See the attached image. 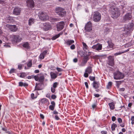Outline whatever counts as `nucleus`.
<instances>
[{"label":"nucleus","mask_w":134,"mask_h":134,"mask_svg":"<svg viewBox=\"0 0 134 134\" xmlns=\"http://www.w3.org/2000/svg\"><path fill=\"white\" fill-rule=\"evenodd\" d=\"M120 10L116 7H112L110 8L111 16L114 19L117 18L120 15Z\"/></svg>","instance_id":"obj_1"},{"label":"nucleus","mask_w":134,"mask_h":134,"mask_svg":"<svg viewBox=\"0 0 134 134\" xmlns=\"http://www.w3.org/2000/svg\"><path fill=\"white\" fill-rule=\"evenodd\" d=\"M38 15L39 18L42 21H46L49 19V16L47 14L42 12H39L38 13Z\"/></svg>","instance_id":"obj_2"},{"label":"nucleus","mask_w":134,"mask_h":134,"mask_svg":"<svg viewBox=\"0 0 134 134\" xmlns=\"http://www.w3.org/2000/svg\"><path fill=\"white\" fill-rule=\"evenodd\" d=\"M56 12L59 16L63 17L66 14L65 10L63 8L58 7L56 8Z\"/></svg>","instance_id":"obj_3"},{"label":"nucleus","mask_w":134,"mask_h":134,"mask_svg":"<svg viewBox=\"0 0 134 134\" xmlns=\"http://www.w3.org/2000/svg\"><path fill=\"white\" fill-rule=\"evenodd\" d=\"M101 19V15L100 13L98 12H94L93 20L95 22H99Z\"/></svg>","instance_id":"obj_4"},{"label":"nucleus","mask_w":134,"mask_h":134,"mask_svg":"<svg viewBox=\"0 0 134 134\" xmlns=\"http://www.w3.org/2000/svg\"><path fill=\"white\" fill-rule=\"evenodd\" d=\"M124 77V75L119 71L114 73V78L116 80L122 79Z\"/></svg>","instance_id":"obj_5"},{"label":"nucleus","mask_w":134,"mask_h":134,"mask_svg":"<svg viewBox=\"0 0 134 134\" xmlns=\"http://www.w3.org/2000/svg\"><path fill=\"white\" fill-rule=\"evenodd\" d=\"M40 26L43 29L44 31H46L49 30L51 27L50 24L48 23H41L40 24Z\"/></svg>","instance_id":"obj_6"},{"label":"nucleus","mask_w":134,"mask_h":134,"mask_svg":"<svg viewBox=\"0 0 134 134\" xmlns=\"http://www.w3.org/2000/svg\"><path fill=\"white\" fill-rule=\"evenodd\" d=\"M133 24L132 23H129L127 25H126L124 27V31L128 32L131 31L133 30Z\"/></svg>","instance_id":"obj_7"},{"label":"nucleus","mask_w":134,"mask_h":134,"mask_svg":"<svg viewBox=\"0 0 134 134\" xmlns=\"http://www.w3.org/2000/svg\"><path fill=\"white\" fill-rule=\"evenodd\" d=\"M6 27L11 31L13 32L16 31L18 30V27L15 25H10L7 24L5 25Z\"/></svg>","instance_id":"obj_8"},{"label":"nucleus","mask_w":134,"mask_h":134,"mask_svg":"<svg viewBox=\"0 0 134 134\" xmlns=\"http://www.w3.org/2000/svg\"><path fill=\"white\" fill-rule=\"evenodd\" d=\"M65 24L64 21H61L58 23L56 25L57 31H60L62 30L63 29Z\"/></svg>","instance_id":"obj_9"},{"label":"nucleus","mask_w":134,"mask_h":134,"mask_svg":"<svg viewBox=\"0 0 134 134\" xmlns=\"http://www.w3.org/2000/svg\"><path fill=\"white\" fill-rule=\"evenodd\" d=\"M86 31L90 32L92 30V24L90 21L88 22L86 24L85 27Z\"/></svg>","instance_id":"obj_10"},{"label":"nucleus","mask_w":134,"mask_h":134,"mask_svg":"<svg viewBox=\"0 0 134 134\" xmlns=\"http://www.w3.org/2000/svg\"><path fill=\"white\" fill-rule=\"evenodd\" d=\"M92 69L91 67L89 66L87 67L85 70V72L84 74V76L85 77H87L88 76V74L92 72Z\"/></svg>","instance_id":"obj_11"},{"label":"nucleus","mask_w":134,"mask_h":134,"mask_svg":"<svg viewBox=\"0 0 134 134\" xmlns=\"http://www.w3.org/2000/svg\"><path fill=\"white\" fill-rule=\"evenodd\" d=\"M12 40L16 42H20L22 40V38L20 37L18 35H13L11 37Z\"/></svg>","instance_id":"obj_12"},{"label":"nucleus","mask_w":134,"mask_h":134,"mask_svg":"<svg viewBox=\"0 0 134 134\" xmlns=\"http://www.w3.org/2000/svg\"><path fill=\"white\" fill-rule=\"evenodd\" d=\"M92 48L96 50L99 51L102 50V45L99 43L94 45L92 47Z\"/></svg>","instance_id":"obj_13"},{"label":"nucleus","mask_w":134,"mask_h":134,"mask_svg":"<svg viewBox=\"0 0 134 134\" xmlns=\"http://www.w3.org/2000/svg\"><path fill=\"white\" fill-rule=\"evenodd\" d=\"M132 17L131 13H128L124 16L123 20L125 21L130 20L131 19Z\"/></svg>","instance_id":"obj_14"},{"label":"nucleus","mask_w":134,"mask_h":134,"mask_svg":"<svg viewBox=\"0 0 134 134\" xmlns=\"http://www.w3.org/2000/svg\"><path fill=\"white\" fill-rule=\"evenodd\" d=\"M108 62L109 65L113 66L114 65V61L113 57L110 56L108 57Z\"/></svg>","instance_id":"obj_15"},{"label":"nucleus","mask_w":134,"mask_h":134,"mask_svg":"<svg viewBox=\"0 0 134 134\" xmlns=\"http://www.w3.org/2000/svg\"><path fill=\"white\" fill-rule=\"evenodd\" d=\"M27 5L28 7L31 8L34 6V2L33 0H28L26 1Z\"/></svg>","instance_id":"obj_16"},{"label":"nucleus","mask_w":134,"mask_h":134,"mask_svg":"<svg viewBox=\"0 0 134 134\" xmlns=\"http://www.w3.org/2000/svg\"><path fill=\"white\" fill-rule=\"evenodd\" d=\"M21 10L20 8L16 7L14 8L13 10V13L15 15H18L20 14Z\"/></svg>","instance_id":"obj_17"},{"label":"nucleus","mask_w":134,"mask_h":134,"mask_svg":"<svg viewBox=\"0 0 134 134\" xmlns=\"http://www.w3.org/2000/svg\"><path fill=\"white\" fill-rule=\"evenodd\" d=\"M115 104V103L114 102H111L108 104V105L111 110H113L114 109Z\"/></svg>","instance_id":"obj_18"},{"label":"nucleus","mask_w":134,"mask_h":134,"mask_svg":"<svg viewBox=\"0 0 134 134\" xmlns=\"http://www.w3.org/2000/svg\"><path fill=\"white\" fill-rule=\"evenodd\" d=\"M92 84L93 87L95 89H97L99 87V83L98 82L94 81Z\"/></svg>","instance_id":"obj_19"},{"label":"nucleus","mask_w":134,"mask_h":134,"mask_svg":"<svg viewBox=\"0 0 134 134\" xmlns=\"http://www.w3.org/2000/svg\"><path fill=\"white\" fill-rule=\"evenodd\" d=\"M50 75L51 78L53 79H55L57 77V74L54 73L52 72H50Z\"/></svg>","instance_id":"obj_20"},{"label":"nucleus","mask_w":134,"mask_h":134,"mask_svg":"<svg viewBox=\"0 0 134 134\" xmlns=\"http://www.w3.org/2000/svg\"><path fill=\"white\" fill-rule=\"evenodd\" d=\"M6 21L8 23H11L13 21V20L12 18L10 16H8L7 17Z\"/></svg>","instance_id":"obj_21"},{"label":"nucleus","mask_w":134,"mask_h":134,"mask_svg":"<svg viewBox=\"0 0 134 134\" xmlns=\"http://www.w3.org/2000/svg\"><path fill=\"white\" fill-rule=\"evenodd\" d=\"M74 41L73 40H68L66 41L65 42V43L69 46L74 43Z\"/></svg>","instance_id":"obj_22"},{"label":"nucleus","mask_w":134,"mask_h":134,"mask_svg":"<svg viewBox=\"0 0 134 134\" xmlns=\"http://www.w3.org/2000/svg\"><path fill=\"white\" fill-rule=\"evenodd\" d=\"M23 46L25 48L27 49H29L30 48V47L29 43L27 42L24 43L23 44Z\"/></svg>","instance_id":"obj_23"},{"label":"nucleus","mask_w":134,"mask_h":134,"mask_svg":"<svg viewBox=\"0 0 134 134\" xmlns=\"http://www.w3.org/2000/svg\"><path fill=\"white\" fill-rule=\"evenodd\" d=\"M108 44V46L110 48H112L113 47L114 44L112 43L110 39H109L107 42Z\"/></svg>","instance_id":"obj_24"},{"label":"nucleus","mask_w":134,"mask_h":134,"mask_svg":"<svg viewBox=\"0 0 134 134\" xmlns=\"http://www.w3.org/2000/svg\"><path fill=\"white\" fill-rule=\"evenodd\" d=\"M44 79V77L43 75H42L40 74L39 81L40 82H41L43 81Z\"/></svg>","instance_id":"obj_25"},{"label":"nucleus","mask_w":134,"mask_h":134,"mask_svg":"<svg viewBox=\"0 0 134 134\" xmlns=\"http://www.w3.org/2000/svg\"><path fill=\"white\" fill-rule=\"evenodd\" d=\"M89 59V57L87 55H86L84 57L82 61L86 63Z\"/></svg>","instance_id":"obj_26"},{"label":"nucleus","mask_w":134,"mask_h":134,"mask_svg":"<svg viewBox=\"0 0 134 134\" xmlns=\"http://www.w3.org/2000/svg\"><path fill=\"white\" fill-rule=\"evenodd\" d=\"M19 86H24V87L27 86L28 84L26 83H24L22 82H20L19 83Z\"/></svg>","instance_id":"obj_27"},{"label":"nucleus","mask_w":134,"mask_h":134,"mask_svg":"<svg viewBox=\"0 0 134 134\" xmlns=\"http://www.w3.org/2000/svg\"><path fill=\"white\" fill-rule=\"evenodd\" d=\"M34 20L33 18L30 19L29 20V25H31L34 24Z\"/></svg>","instance_id":"obj_28"},{"label":"nucleus","mask_w":134,"mask_h":134,"mask_svg":"<svg viewBox=\"0 0 134 134\" xmlns=\"http://www.w3.org/2000/svg\"><path fill=\"white\" fill-rule=\"evenodd\" d=\"M50 19L51 20V21L53 22H56L60 20V19L58 18H51Z\"/></svg>","instance_id":"obj_29"},{"label":"nucleus","mask_w":134,"mask_h":134,"mask_svg":"<svg viewBox=\"0 0 134 134\" xmlns=\"http://www.w3.org/2000/svg\"><path fill=\"white\" fill-rule=\"evenodd\" d=\"M117 127V125L116 124L113 123L111 125V129L112 131H114L115 130V128Z\"/></svg>","instance_id":"obj_30"},{"label":"nucleus","mask_w":134,"mask_h":134,"mask_svg":"<svg viewBox=\"0 0 134 134\" xmlns=\"http://www.w3.org/2000/svg\"><path fill=\"white\" fill-rule=\"evenodd\" d=\"M83 46V49H87L88 48V46L84 42H83L82 43Z\"/></svg>","instance_id":"obj_31"},{"label":"nucleus","mask_w":134,"mask_h":134,"mask_svg":"<svg viewBox=\"0 0 134 134\" xmlns=\"http://www.w3.org/2000/svg\"><path fill=\"white\" fill-rule=\"evenodd\" d=\"M60 33L53 36L52 38V40H55L56 39L59 37L60 36Z\"/></svg>","instance_id":"obj_32"},{"label":"nucleus","mask_w":134,"mask_h":134,"mask_svg":"<svg viewBox=\"0 0 134 134\" xmlns=\"http://www.w3.org/2000/svg\"><path fill=\"white\" fill-rule=\"evenodd\" d=\"M112 85V83L111 82H109L107 86V89H109L111 88Z\"/></svg>","instance_id":"obj_33"},{"label":"nucleus","mask_w":134,"mask_h":134,"mask_svg":"<svg viewBox=\"0 0 134 134\" xmlns=\"http://www.w3.org/2000/svg\"><path fill=\"white\" fill-rule=\"evenodd\" d=\"M115 82L116 83V86L118 88H119L120 85L121 83V81H116Z\"/></svg>","instance_id":"obj_34"},{"label":"nucleus","mask_w":134,"mask_h":134,"mask_svg":"<svg viewBox=\"0 0 134 134\" xmlns=\"http://www.w3.org/2000/svg\"><path fill=\"white\" fill-rule=\"evenodd\" d=\"M41 102L43 103H45L47 102V99L46 98H44L41 99Z\"/></svg>","instance_id":"obj_35"},{"label":"nucleus","mask_w":134,"mask_h":134,"mask_svg":"<svg viewBox=\"0 0 134 134\" xmlns=\"http://www.w3.org/2000/svg\"><path fill=\"white\" fill-rule=\"evenodd\" d=\"M32 65V61L30 60L29 61V62L27 64V66L29 67H31Z\"/></svg>","instance_id":"obj_36"},{"label":"nucleus","mask_w":134,"mask_h":134,"mask_svg":"<svg viewBox=\"0 0 134 134\" xmlns=\"http://www.w3.org/2000/svg\"><path fill=\"white\" fill-rule=\"evenodd\" d=\"M26 76V73L23 72L20 73V75L19 76V77L21 78H24Z\"/></svg>","instance_id":"obj_37"},{"label":"nucleus","mask_w":134,"mask_h":134,"mask_svg":"<svg viewBox=\"0 0 134 134\" xmlns=\"http://www.w3.org/2000/svg\"><path fill=\"white\" fill-rule=\"evenodd\" d=\"M86 63L82 61V62L79 65V66L81 67L84 66H85Z\"/></svg>","instance_id":"obj_38"},{"label":"nucleus","mask_w":134,"mask_h":134,"mask_svg":"<svg viewBox=\"0 0 134 134\" xmlns=\"http://www.w3.org/2000/svg\"><path fill=\"white\" fill-rule=\"evenodd\" d=\"M39 74H38L36 76H34V78L36 81H38L39 80Z\"/></svg>","instance_id":"obj_39"},{"label":"nucleus","mask_w":134,"mask_h":134,"mask_svg":"<svg viewBox=\"0 0 134 134\" xmlns=\"http://www.w3.org/2000/svg\"><path fill=\"white\" fill-rule=\"evenodd\" d=\"M59 83L57 82H55L53 84V87L54 88H56L58 85Z\"/></svg>","instance_id":"obj_40"},{"label":"nucleus","mask_w":134,"mask_h":134,"mask_svg":"<svg viewBox=\"0 0 134 134\" xmlns=\"http://www.w3.org/2000/svg\"><path fill=\"white\" fill-rule=\"evenodd\" d=\"M55 107L54 106L50 105L49 106V109L52 110H54Z\"/></svg>","instance_id":"obj_41"},{"label":"nucleus","mask_w":134,"mask_h":134,"mask_svg":"<svg viewBox=\"0 0 134 134\" xmlns=\"http://www.w3.org/2000/svg\"><path fill=\"white\" fill-rule=\"evenodd\" d=\"M89 78L90 80L91 81H94L95 80V77H94L92 76H90L89 77Z\"/></svg>","instance_id":"obj_42"},{"label":"nucleus","mask_w":134,"mask_h":134,"mask_svg":"<svg viewBox=\"0 0 134 134\" xmlns=\"http://www.w3.org/2000/svg\"><path fill=\"white\" fill-rule=\"evenodd\" d=\"M38 85V84H37L36 83V86H35V90H40V88H39V87H38V86H37Z\"/></svg>","instance_id":"obj_43"},{"label":"nucleus","mask_w":134,"mask_h":134,"mask_svg":"<svg viewBox=\"0 0 134 134\" xmlns=\"http://www.w3.org/2000/svg\"><path fill=\"white\" fill-rule=\"evenodd\" d=\"M44 57V55L42 53H41L40 56V58L41 59H43Z\"/></svg>","instance_id":"obj_44"},{"label":"nucleus","mask_w":134,"mask_h":134,"mask_svg":"<svg viewBox=\"0 0 134 134\" xmlns=\"http://www.w3.org/2000/svg\"><path fill=\"white\" fill-rule=\"evenodd\" d=\"M122 53H122V52H119L116 53H115L114 54V55L115 56H117V55H120Z\"/></svg>","instance_id":"obj_45"},{"label":"nucleus","mask_w":134,"mask_h":134,"mask_svg":"<svg viewBox=\"0 0 134 134\" xmlns=\"http://www.w3.org/2000/svg\"><path fill=\"white\" fill-rule=\"evenodd\" d=\"M56 69L58 72H61L63 71V70L62 69L58 67Z\"/></svg>","instance_id":"obj_46"},{"label":"nucleus","mask_w":134,"mask_h":134,"mask_svg":"<svg viewBox=\"0 0 134 134\" xmlns=\"http://www.w3.org/2000/svg\"><path fill=\"white\" fill-rule=\"evenodd\" d=\"M97 104L94 103L92 105V107L93 109H94L97 107Z\"/></svg>","instance_id":"obj_47"},{"label":"nucleus","mask_w":134,"mask_h":134,"mask_svg":"<svg viewBox=\"0 0 134 134\" xmlns=\"http://www.w3.org/2000/svg\"><path fill=\"white\" fill-rule=\"evenodd\" d=\"M55 88H54L53 87H52L51 88V91L52 92L54 93L55 91Z\"/></svg>","instance_id":"obj_48"},{"label":"nucleus","mask_w":134,"mask_h":134,"mask_svg":"<svg viewBox=\"0 0 134 134\" xmlns=\"http://www.w3.org/2000/svg\"><path fill=\"white\" fill-rule=\"evenodd\" d=\"M15 71V69H11L9 72V73L10 74H12Z\"/></svg>","instance_id":"obj_49"},{"label":"nucleus","mask_w":134,"mask_h":134,"mask_svg":"<svg viewBox=\"0 0 134 134\" xmlns=\"http://www.w3.org/2000/svg\"><path fill=\"white\" fill-rule=\"evenodd\" d=\"M47 52V50H46L43 52L42 53L45 56V55L46 54Z\"/></svg>","instance_id":"obj_50"},{"label":"nucleus","mask_w":134,"mask_h":134,"mask_svg":"<svg viewBox=\"0 0 134 134\" xmlns=\"http://www.w3.org/2000/svg\"><path fill=\"white\" fill-rule=\"evenodd\" d=\"M118 122L120 123H121L122 122V119L121 118H119L118 119Z\"/></svg>","instance_id":"obj_51"},{"label":"nucleus","mask_w":134,"mask_h":134,"mask_svg":"<svg viewBox=\"0 0 134 134\" xmlns=\"http://www.w3.org/2000/svg\"><path fill=\"white\" fill-rule=\"evenodd\" d=\"M75 47L74 44H72L70 46V48L72 49H74L75 48Z\"/></svg>","instance_id":"obj_52"},{"label":"nucleus","mask_w":134,"mask_h":134,"mask_svg":"<svg viewBox=\"0 0 134 134\" xmlns=\"http://www.w3.org/2000/svg\"><path fill=\"white\" fill-rule=\"evenodd\" d=\"M51 98L53 99H55L56 98V96L55 95H52L51 96Z\"/></svg>","instance_id":"obj_53"},{"label":"nucleus","mask_w":134,"mask_h":134,"mask_svg":"<svg viewBox=\"0 0 134 134\" xmlns=\"http://www.w3.org/2000/svg\"><path fill=\"white\" fill-rule=\"evenodd\" d=\"M111 119H112V120L113 121H114L116 119V118L114 116H113L112 117Z\"/></svg>","instance_id":"obj_54"},{"label":"nucleus","mask_w":134,"mask_h":134,"mask_svg":"<svg viewBox=\"0 0 134 134\" xmlns=\"http://www.w3.org/2000/svg\"><path fill=\"white\" fill-rule=\"evenodd\" d=\"M0 3L2 4H5V3L4 1L0 0Z\"/></svg>","instance_id":"obj_55"},{"label":"nucleus","mask_w":134,"mask_h":134,"mask_svg":"<svg viewBox=\"0 0 134 134\" xmlns=\"http://www.w3.org/2000/svg\"><path fill=\"white\" fill-rule=\"evenodd\" d=\"M85 84L86 88H88V83L87 82H85Z\"/></svg>","instance_id":"obj_56"},{"label":"nucleus","mask_w":134,"mask_h":134,"mask_svg":"<svg viewBox=\"0 0 134 134\" xmlns=\"http://www.w3.org/2000/svg\"><path fill=\"white\" fill-rule=\"evenodd\" d=\"M101 133L102 134H107V132L106 131H101Z\"/></svg>","instance_id":"obj_57"},{"label":"nucleus","mask_w":134,"mask_h":134,"mask_svg":"<svg viewBox=\"0 0 134 134\" xmlns=\"http://www.w3.org/2000/svg\"><path fill=\"white\" fill-rule=\"evenodd\" d=\"M55 119L57 120H58L59 119V118L57 115H56L55 116Z\"/></svg>","instance_id":"obj_58"},{"label":"nucleus","mask_w":134,"mask_h":134,"mask_svg":"<svg viewBox=\"0 0 134 134\" xmlns=\"http://www.w3.org/2000/svg\"><path fill=\"white\" fill-rule=\"evenodd\" d=\"M40 117L42 119H44V116L43 115V114H40Z\"/></svg>","instance_id":"obj_59"},{"label":"nucleus","mask_w":134,"mask_h":134,"mask_svg":"<svg viewBox=\"0 0 134 134\" xmlns=\"http://www.w3.org/2000/svg\"><path fill=\"white\" fill-rule=\"evenodd\" d=\"M131 120L132 121L134 122V116H132L131 119Z\"/></svg>","instance_id":"obj_60"},{"label":"nucleus","mask_w":134,"mask_h":134,"mask_svg":"<svg viewBox=\"0 0 134 134\" xmlns=\"http://www.w3.org/2000/svg\"><path fill=\"white\" fill-rule=\"evenodd\" d=\"M94 96H95V97H99L100 95L98 94H94Z\"/></svg>","instance_id":"obj_61"},{"label":"nucleus","mask_w":134,"mask_h":134,"mask_svg":"<svg viewBox=\"0 0 134 134\" xmlns=\"http://www.w3.org/2000/svg\"><path fill=\"white\" fill-rule=\"evenodd\" d=\"M22 68V65L21 64H19L18 65V68L20 70Z\"/></svg>","instance_id":"obj_62"},{"label":"nucleus","mask_w":134,"mask_h":134,"mask_svg":"<svg viewBox=\"0 0 134 134\" xmlns=\"http://www.w3.org/2000/svg\"><path fill=\"white\" fill-rule=\"evenodd\" d=\"M51 105L55 106V103L54 101H52L51 102Z\"/></svg>","instance_id":"obj_63"},{"label":"nucleus","mask_w":134,"mask_h":134,"mask_svg":"<svg viewBox=\"0 0 134 134\" xmlns=\"http://www.w3.org/2000/svg\"><path fill=\"white\" fill-rule=\"evenodd\" d=\"M31 97L32 99H34L35 98L34 94V93H32L31 94Z\"/></svg>","instance_id":"obj_64"}]
</instances>
